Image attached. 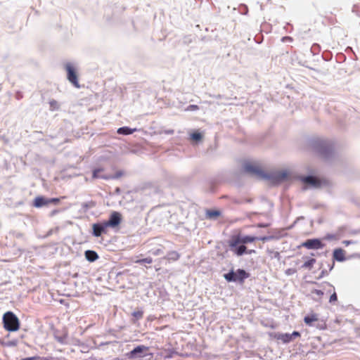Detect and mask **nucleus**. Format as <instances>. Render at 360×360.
Listing matches in <instances>:
<instances>
[{
  "instance_id": "obj_1",
  "label": "nucleus",
  "mask_w": 360,
  "mask_h": 360,
  "mask_svg": "<svg viewBox=\"0 0 360 360\" xmlns=\"http://www.w3.org/2000/svg\"><path fill=\"white\" fill-rule=\"evenodd\" d=\"M269 239V237L262 236V237H256L252 236H242L240 234L232 236L231 239L229 241V245L231 250H233L234 248L239 244H247L253 243L255 240H262L266 241Z\"/></svg>"
},
{
  "instance_id": "obj_2",
  "label": "nucleus",
  "mask_w": 360,
  "mask_h": 360,
  "mask_svg": "<svg viewBox=\"0 0 360 360\" xmlns=\"http://www.w3.org/2000/svg\"><path fill=\"white\" fill-rule=\"evenodd\" d=\"M244 171L259 179H269L271 176L262 168L260 164L252 161H245L243 164Z\"/></svg>"
},
{
  "instance_id": "obj_3",
  "label": "nucleus",
  "mask_w": 360,
  "mask_h": 360,
  "mask_svg": "<svg viewBox=\"0 0 360 360\" xmlns=\"http://www.w3.org/2000/svg\"><path fill=\"white\" fill-rule=\"evenodd\" d=\"M3 325L6 330L10 332L17 331L20 328V321L12 311H7L3 315Z\"/></svg>"
},
{
  "instance_id": "obj_4",
  "label": "nucleus",
  "mask_w": 360,
  "mask_h": 360,
  "mask_svg": "<svg viewBox=\"0 0 360 360\" xmlns=\"http://www.w3.org/2000/svg\"><path fill=\"white\" fill-rule=\"evenodd\" d=\"M314 150L321 158H327L333 153V148L326 141H319L314 143Z\"/></svg>"
},
{
  "instance_id": "obj_5",
  "label": "nucleus",
  "mask_w": 360,
  "mask_h": 360,
  "mask_svg": "<svg viewBox=\"0 0 360 360\" xmlns=\"http://www.w3.org/2000/svg\"><path fill=\"white\" fill-rule=\"evenodd\" d=\"M67 71V78L68 81L76 88H79L77 73L75 68L70 63H67L65 66Z\"/></svg>"
},
{
  "instance_id": "obj_6",
  "label": "nucleus",
  "mask_w": 360,
  "mask_h": 360,
  "mask_svg": "<svg viewBox=\"0 0 360 360\" xmlns=\"http://www.w3.org/2000/svg\"><path fill=\"white\" fill-rule=\"evenodd\" d=\"M300 337V333L297 331H294L292 333H276L274 338L278 340H281L283 343H288L296 338Z\"/></svg>"
},
{
  "instance_id": "obj_7",
  "label": "nucleus",
  "mask_w": 360,
  "mask_h": 360,
  "mask_svg": "<svg viewBox=\"0 0 360 360\" xmlns=\"http://www.w3.org/2000/svg\"><path fill=\"white\" fill-rule=\"evenodd\" d=\"M149 348L144 345H139L135 347L130 352L127 354V356L129 359H135L137 357H143L146 355V352L148 351Z\"/></svg>"
},
{
  "instance_id": "obj_8",
  "label": "nucleus",
  "mask_w": 360,
  "mask_h": 360,
  "mask_svg": "<svg viewBox=\"0 0 360 360\" xmlns=\"http://www.w3.org/2000/svg\"><path fill=\"white\" fill-rule=\"evenodd\" d=\"M300 246L309 250H319L323 248V244L320 239L314 238L307 240L303 242Z\"/></svg>"
},
{
  "instance_id": "obj_9",
  "label": "nucleus",
  "mask_w": 360,
  "mask_h": 360,
  "mask_svg": "<svg viewBox=\"0 0 360 360\" xmlns=\"http://www.w3.org/2000/svg\"><path fill=\"white\" fill-rule=\"evenodd\" d=\"M321 287V289H312L311 290V295H316V297H313V300L317 302H319L321 300L323 295H324V290H326V287H329L330 288H333V286L328 283H323L321 285H319Z\"/></svg>"
},
{
  "instance_id": "obj_10",
  "label": "nucleus",
  "mask_w": 360,
  "mask_h": 360,
  "mask_svg": "<svg viewBox=\"0 0 360 360\" xmlns=\"http://www.w3.org/2000/svg\"><path fill=\"white\" fill-rule=\"evenodd\" d=\"M122 221V215L120 212H113L108 221H105L107 226L116 227L120 225Z\"/></svg>"
},
{
  "instance_id": "obj_11",
  "label": "nucleus",
  "mask_w": 360,
  "mask_h": 360,
  "mask_svg": "<svg viewBox=\"0 0 360 360\" xmlns=\"http://www.w3.org/2000/svg\"><path fill=\"white\" fill-rule=\"evenodd\" d=\"M108 228L105 222L102 224H94L92 225L93 235L96 237H99L103 233H106V229Z\"/></svg>"
},
{
  "instance_id": "obj_12",
  "label": "nucleus",
  "mask_w": 360,
  "mask_h": 360,
  "mask_svg": "<svg viewBox=\"0 0 360 360\" xmlns=\"http://www.w3.org/2000/svg\"><path fill=\"white\" fill-rule=\"evenodd\" d=\"M319 321V315L316 313H311L304 316V322L308 326H312L314 322Z\"/></svg>"
},
{
  "instance_id": "obj_13",
  "label": "nucleus",
  "mask_w": 360,
  "mask_h": 360,
  "mask_svg": "<svg viewBox=\"0 0 360 360\" xmlns=\"http://www.w3.org/2000/svg\"><path fill=\"white\" fill-rule=\"evenodd\" d=\"M231 250L233 251L238 256H241L245 253L252 254L255 252L254 250L247 251V248L243 244L239 246L238 245L236 248H234L233 250Z\"/></svg>"
},
{
  "instance_id": "obj_14",
  "label": "nucleus",
  "mask_w": 360,
  "mask_h": 360,
  "mask_svg": "<svg viewBox=\"0 0 360 360\" xmlns=\"http://www.w3.org/2000/svg\"><path fill=\"white\" fill-rule=\"evenodd\" d=\"M49 205L48 199L43 196H37L33 201V206L35 207H41Z\"/></svg>"
},
{
  "instance_id": "obj_15",
  "label": "nucleus",
  "mask_w": 360,
  "mask_h": 360,
  "mask_svg": "<svg viewBox=\"0 0 360 360\" xmlns=\"http://www.w3.org/2000/svg\"><path fill=\"white\" fill-rule=\"evenodd\" d=\"M235 274L236 281L240 283H243L244 280L249 277V274L243 269H238Z\"/></svg>"
},
{
  "instance_id": "obj_16",
  "label": "nucleus",
  "mask_w": 360,
  "mask_h": 360,
  "mask_svg": "<svg viewBox=\"0 0 360 360\" xmlns=\"http://www.w3.org/2000/svg\"><path fill=\"white\" fill-rule=\"evenodd\" d=\"M302 181L307 184L312 185L315 187L320 186V181L318 179L312 176H308L303 178Z\"/></svg>"
},
{
  "instance_id": "obj_17",
  "label": "nucleus",
  "mask_w": 360,
  "mask_h": 360,
  "mask_svg": "<svg viewBox=\"0 0 360 360\" xmlns=\"http://www.w3.org/2000/svg\"><path fill=\"white\" fill-rule=\"evenodd\" d=\"M333 257L337 261H344L345 259V251L341 248L335 250L333 252Z\"/></svg>"
},
{
  "instance_id": "obj_18",
  "label": "nucleus",
  "mask_w": 360,
  "mask_h": 360,
  "mask_svg": "<svg viewBox=\"0 0 360 360\" xmlns=\"http://www.w3.org/2000/svg\"><path fill=\"white\" fill-rule=\"evenodd\" d=\"M103 168H96L95 169L93 170V172H92V178L93 179H98V178H101V179H110V176H107V175H100V173L103 172Z\"/></svg>"
},
{
  "instance_id": "obj_19",
  "label": "nucleus",
  "mask_w": 360,
  "mask_h": 360,
  "mask_svg": "<svg viewBox=\"0 0 360 360\" xmlns=\"http://www.w3.org/2000/svg\"><path fill=\"white\" fill-rule=\"evenodd\" d=\"M180 258V255L176 251H170L167 253V256L164 257L165 259H167V261H177Z\"/></svg>"
},
{
  "instance_id": "obj_20",
  "label": "nucleus",
  "mask_w": 360,
  "mask_h": 360,
  "mask_svg": "<svg viewBox=\"0 0 360 360\" xmlns=\"http://www.w3.org/2000/svg\"><path fill=\"white\" fill-rule=\"evenodd\" d=\"M137 129H131L129 127H122L117 129V132L119 134L129 135L136 131Z\"/></svg>"
},
{
  "instance_id": "obj_21",
  "label": "nucleus",
  "mask_w": 360,
  "mask_h": 360,
  "mask_svg": "<svg viewBox=\"0 0 360 360\" xmlns=\"http://www.w3.org/2000/svg\"><path fill=\"white\" fill-rule=\"evenodd\" d=\"M85 257L89 262H94L98 258V254L94 250H86L85 252Z\"/></svg>"
},
{
  "instance_id": "obj_22",
  "label": "nucleus",
  "mask_w": 360,
  "mask_h": 360,
  "mask_svg": "<svg viewBox=\"0 0 360 360\" xmlns=\"http://www.w3.org/2000/svg\"><path fill=\"white\" fill-rule=\"evenodd\" d=\"M221 215V212L217 210H206V217L208 219H216Z\"/></svg>"
},
{
  "instance_id": "obj_23",
  "label": "nucleus",
  "mask_w": 360,
  "mask_h": 360,
  "mask_svg": "<svg viewBox=\"0 0 360 360\" xmlns=\"http://www.w3.org/2000/svg\"><path fill=\"white\" fill-rule=\"evenodd\" d=\"M315 263H316L315 259H314V258L309 259V260H307L302 264V268L311 269Z\"/></svg>"
},
{
  "instance_id": "obj_24",
  "label": "nucleus",
  "mask_w": 360,
  "mask_h": 360,
  "mask_svg": "<svg viewBox=\"0 0 360 360\" xmlns=\"http://www.w3.org/2000/svg\"><path fill=\"white\" fill-rule=\"evenodd\" d=\"M190 136L191 139L196 142L201 141L202 139V135L198 131H194Z\"/></svg>"
},
{
  "instance_id": "obj_25",
  "label": "nucleus",
  "mask_w": 360,
  "mask_h": 360,
  "mask_svg": "<svg viewBox=\"0 0 360 360\" xmlns=\"http://www.w3.org/2000/svg\"><path fill=\"white\" fill-rule=\"evenodd\" d=\"M235 274H236L235 272L233 271H231L229 273L224 274V276L227 281H229V282L234 281L235 282V281H236Z\"/></svg>"
},
{
  "instance_id": "obj_26",
  "label": "nucleus",
  "mask_w": 360,
  "mask_h": 360,
  "mask_svg": "<svg viewBox=\"0 0 360 360\" xmlns=\"http://www.w3.org/2000/svg\"><path fill=\"white\" fill-rule=\"evenodd\" d=\"M131 315L135 319V320L133 321V322L135 323L136 321H138L143 318V311L141 310L134 311Z\"/></svg>"
},
{
  "instance_id": "obj_27",
  "label": "nucleus",
  "mask_w": 360,
  "mask_h": 360,
  "mask_svg": "<svg viewBox=\"0 0 360 360\" xmlns=\"http://www.w3.org/2000/svg\"><path fill=\"white\" fill-rule=\"evenodd\" d=\"M135 262L137 264H143L145 263L146 264H151L153 262V259L151 257H146L143 259H137Z\"/></svg>"
},
{
  "instance_id": "obj_28",
  "label": "nucleus",
  "mask_w": 360,
  "mask_h": 360,
  "mask_svg": "<svg viewBox=\"0 0 360 360\" xmlns=\"http://www.w3.org/2000/svg\"><path fill=\"white\" fill-rule=\"evenodd\" d=\"M333 292L331 294L330 299H329V302L331 304H334L338 301V295L335 291V288H333Z\"/></svg>"
},
{
  "instance_id": "obj_29",
  "label": "nucleus",
  "mask_w": 360,
  "mask_h": 360,
  "mask_svg": "<svg viewBox=\"0 0 360 360\" xmlns=\"http://www.w3.org/2000/svg\"><path fill=\"white\" fill-rule=\"evenodd\" d=\"M0 345L4 347H13V346H16L17 342H16V341H11V342H6L0 340Z\"/></svg>"
},
{
  "instance_id": "obj_30",
  "label": "nucleus",
  "mask_w": 360,
  "mask_h": 360,
  "mask_svg": "<svg viewBox=\"0 0 360 360\" xmlns=\"http://www.w3.org/2000/svg\"><path fill=\"white\" fill-rule=\"evenodd\" d=\"M49 105H50V109L51 110H55L58 109V107H59L58 103L55 100H51L49 101Z\"/></svg>"
},
{
  "instance_id": "obj_31",
  "label": "nucleus",
  "mask_w": 360,
  "mask_h": 360,
  "mask_svg": "<svg viewBox=\"0 0 360 360\" xmlns=\"http://www.w3.org/2000/svg\"><path fill=\"white\" fill-rule=\"evenodd\" d=\"M22 360H51V359L48 358V357H41L39 356H32V357L25 358V359H22Z\"/></svg>"
},
{
  "instance_id": "obj_32",
  "label": "nucleus",
  "mask_w": 360,
  "mask_h": 360,
  "mask_svg": "<svg viewBox=\"0 0 360 360\" xmlns=\"http://www.w3.org/2000/svg\"><path fill=\"white\" fill-rule=\"evenodd\" d=\"M297 272V270L294 268H289L285 270V274L288 276H290L295 274Z\"/></svg>"
},
{
  "instance_id": "obj_33",
  "label": "nucleus",
  "mask_w": 360,
  "mask_h": 360,
  "mask_svg": "<svg viewBox=\"0 0 360 360\" xmlns=\"http://www.w3.org/2000/svg\"><path fill=\"white\" fill-rule=\"evenodd\" d=\"M151 252L153 255L158 256L162 254L163 251L161 248H158L156 250H152Z\"/></svg>"
},
{
  "instance_id": "obj_34",
  "label": "nucleus",
  "mask_w": 360,
  "mask_h": 360,
  "mask_svg": "<svg viewBox=\"0 0 360 360\" xmlns=\"http://www.w3.org/2000/svg\"><path fill=\"white\" fill-rule=\"evenodd\" d=\"M49 204L53 203V204H58L60 202V199L57 198H50L48 199Z\"/></svg>"
},
{
  "instance_id": "obj_35",
  "label": "nucleus",
  "mask_w": 360,
  "mask_h": 360,
  "mask_svg": "<svg viewBox=\"0 0 360 360\" xmlns=\"http://www.w3.org/2000/svg\"><path fill=\"white\" fill-rule=\"evenodd\" d=\"M199 109V107L197 105H190L188 108H187V110H198Z\"/></svg>"
},
{
  "instance_id": "obj_36",
  "label": "nucleus",
  "mask_w": 360,
  "mask_h": 360,
  "mask_svg": "<svg viewBox=\"0 0 360 360\" xmlns=\"http://www.w3.org/2000/svg\"><path fill=\"white\" fill-rule=\"evenodd\" d=\"M122 174H123V173L122 172H118L113 176H110V179L111 178L118 179V178L121 177L122 176Z\"/></svg>"
},
{
  "instance_id": "obj_37",
  "label": "nucleus",
  "mask_w": 360,
  "mask_h": 360,
  "mask_svg": "<svg viewBox=\"0 0 360 360\" xmlns=\"http://www.w3.org/2000/svg\"><path fill=\"white\" fill-rule=\"evenodd\" d=\"M281 40L283 42L292 41V38L291 37H283Z\"/></svg>"
},
{
  "instance_id": "obj_38",
  "label": "nucleus",
  "mask_w": 360,
  "mask_h": 360,
  "mask_svg": "<svg viewBox=\"0 0 360 360\" xmlns=\"http://www.w3.org/2000/svg\"><path fill=\"white\" fill-rule=\"evenodd\" d=\"M285 177H286V174L283 173V174H282L281 179H283Z\"/></svg>"
},
{
  "instance_id": "obj_39",
  "label": "nucleus",
  "mask_w": 360,
  "mask_h": 360,
  "mask_svg": "<svg viewBox=\"0 0 360 360\" xmlns=\"http://www.w3.org/2000/svg\"><path fill=\"white\" fill-rule=\"evenodd\" d=\"M155 270L158 271L160 270V268H156Z\"/></svg>"
}]
</instances>
